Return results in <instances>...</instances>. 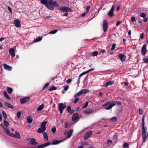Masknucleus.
Here are the masks:
<instances>
[{
	"instance_id": "obj_1",
	"label": "nucleus",
	"mask_w": 148,
	"mask_h": 148,
	"mask_svg": "<svg viewBox=\"0 0 148 148\" xmlns=\"http://www.w3.org/2000/svg\"><path fill=\"white\" fill-rule=\"evenodd\" d=\"M59 6V4L56 1H53L52 0H49L46 6L48 9L50 10H53L54 9V6L58 7Z\"/></svg>"
},
{
	"instance_id": "obj_2",
	"label": "nucleus",
	"mask_w": 148,
	"mask_h": 148,
	"mask_svg": "<svg viewBox=\"0 0 148 148\" xmlns=\"http://www.w3.org/2000/svg\"><path fill=\"white\" fill-rule=\"evenodd\" d=\"M47 123V121H44L42 122L40 125V127L37 130V132L41 133L44 132L46 129L45 126Z\"/></svg>"
},
{
	"instance_id": "obj_3",
	"label": "nucleus",
	"mask_w": 148,
	"mask_h": 148,
	"mask_svg": "<svg viewBox=\"0 0 148 148\" xmlns=\"http://www.w3.org/2000/svg\"><path fill=\"white\" fill-rule=\"evenodd\" d=\"M142 131L143 142L144 143L145 141V138L148 135V134L147 132V128L145 126L142 127Z\"/></svg>"
},
{
	"instance_id": "obj_4",
	"label": "nucleus",
	"mask_w": 148,
	"mask_h": 148,
	"mask_svg": "<svg viewBox=\"0 0 148 148\" xmlns=\"http://www.w3.org/2000/svg\"><path fill=\"white\" fill-rule=\"evenodd\" d=\"M112 103L109 105L108 106L106 107L105 108L106 110H109L111 109L113 106H115L116 104L118 105H120L121 104V103L119 101H112Z\"/></svg>"
},
{
	"instance_id": "obj_5",
	"label": "nucleus",
	"mask_w": 148,
	"mask_h": 148,
	"mask_svg": "<svg viewBox=\"0 0 148 148\" xmlns=\"http://www.w3.org/2000/svg\"><path fill=\"white\" fill-rule=\"evenodd\" d=\"M58 107L60 113L62 114L64 110L66 107V106L65 104H63V103H60L59 104Z\"/></svg>"
},
{
	"instance_id": "obj_6",
	"label": "nucleus",
	"mask_w": 148,
	"mask_h": 148,
	"mask_svg": "<svg viewBox=\"0 0 148 148\" xmlns=\"http://www.w3.org/2000/svg\"><path fill=\"white\" fill-rule=\"evenodd\" d=\"M58 9L64 12H70L71 11V9L68 7H63L59 8H58Z\"/></svg>"
},
{
	"instance_id": "obj_7",
	"label": "nucleus",
	"mask_w": 148,
	"mask_h": 148,
	"mask_svg": "<svg viewBox=\"0 0 148 148\" xmlns=\"http://www.w3.org/2000/svg\"><path fill=\"white\" fill-rule=\"evenodd\" d=\"M73 132V129L70 130L69 131H65L64 134L66 135L67 138H69L71 136Z\"/></svg>"
},
{
	"instance_id": "obj_8",
	"label": "nucleus",
	"mask_w": 148,
	"mask_h": 148,
	"mask_svg": "<svg viewBox=\"0 0 148 148\" xmlns=\"http://www.w3.org/2000/svg\"><path fill=\"white\" fill-rule=\"evenodd\" d=\"M103 29L104 32H106L108 28V22L106 20H104L103 23Z\"/></svg>"
},
{
	"instance_id": "obj_9",
	"label": "nucleus",
	"mask_w": 148,
	"mask_h": 148,
	"mask_svg": "<svg viewBox=\"0 0 148 148\" xmlns=\"http://www.w3.org/2000/svg\"><path fill=\"white\" fill-rule=\"evenodd\" d=\"M114 6L113 5L110 10L107 13V14L110 17H112L114 15V14L113 13L114 11Z\"/></svg>"
},
{
	"instance_id": "obj_10",
	"label": "nucleus",
	"mask_w": 148,
	"mask_h": 148,
	"mask_svg": "<svg viewBox=\"0 0 148 148\" xmlns=\"http://www.w3.org/2000/svg\"><path fill=\"white\" fill-rule=\"evenodd\" d=\"M146 46V45H144L142 48L141 54L143 56H145L147 52Z\"/></svg>"
},
{
	"instance_id": "obj_11",
	"label": "nucleus",
	"mask_w": 148,
	"mask_h": 148,
	"mask_svg": "<svg viewBox=\"0 0 148 148\" xmlns=\"http://www.w3.org/2000/svg\"><path fill=\"white\" fill-rule=\"evenodd\" d=\"M92 132L91 131H89L87 132L85 134L84 138V140H86L88 138L90 137L92 134Z\"/></svg>"
},
{
	"instance_id": "obj_12",
	"label": "nucleus",
	"mask_w": 148,
	"mask_h": 148,
	"mask_svg": "<svg viewBox=\"0 0 148 148\" xmlns=\"http://www.w3.org/2000/svg\"><path fill=\"white\" fill-rule=\"evenodd\" d=\"M30 99L28 97H26L22 98L20 100L21 103L23 104L28 101Z\"/></svg>"
},
{
	"instance_id": "obj_13",
	"label": "nucleus",
	"mask_w": 148,
	"mask_h": 148,
	"mask_svg": "<svg viewBox=\"0 0 148 148\" xmlns=\"http://www.w3.org/2000/svg\"><path fill=\"white\" fill-rule=\"evenodd\" d=\"M10 134V136L12 137L17 138H20L21 137L20 134L18 132H15V134H14L12 133Z\"/></svg>"
},
{
	"instance_id": "obj_14",
	"label": "nucleus",
	"mask_w": 148,
	"mask_h": 148,
	"mask_svg": "<svg viewBox=\"0 0 148 148\" xmlns=\"http://www.w3.org/2000/svg\"><path fill=\"white\" fill-rule=\"evenodd\" d=\"M3 66L5 70H8L9 71H10L12 70V67L5 64H3Z\"/></svg>"
},
{
	"instance_id": "obj_15",
	"label": "nucleus",
	"mask_w": 148,
	"mask_h": 148,
	"mask_svg": "<svg viewBox=\"0 0 148 148\" xmlns=\"http://www.w3.org/2000/svg\"><path fill=\"white\" fill-rule=\"evenodd\" d=\"M50 144V143L49 142H48L47 143L42 144L40 145H39V146H38L37 147V148H44L46 147H47Z\"/></svg>"
},
{
	"instance_id": "obj_16",
	"label": "nucleus",
	"mask_w": 148,
	"mask_h": 148,
	"mask_svg": "<svg viewBox=\"0 0 148 148\" xmlns=\"http://www.w3.org/2000/svg\"><path fill=\"white\" fill-rule=\"evenodd\" d=\"M118 57L119 58L120 60L122 61H124L126 58V57L124 54L121 53L119 55Z\"/></svg>"
},
{
	"instance_id": "obj_17",
	"label": "nucleus",
	"mask_w": 148,
	"mask_h": 148,
	"mask_svg": "<svg viewBox=\"0 0 148 148\" xmlns=\"http://www.w3.org/2000/svg\"><path fill=\"white\" fill-rule=\"evenodd\" d=\"M78 114L77 113H75L72 117V121H74L77 120L78 118Z\"/></svg>"
},
{
	"instance_id": "obj_18",
	"label": "nucleus",
	"mask_w": 148,
	"mask_h": 148,
	"mask_svg": "<svg viewBox=\"0 0 148 148\" xmlns=\"http://www.w3.org/2000/svg\"><path fill=\"white\" fill-rule=\"evenodd\" d=\"M9 52L12 56L13 57L15 56V50L14 48H12L10 49L9 50Z\"/></svg>"
},
{
	"instance_id": "obj_19",
	"label": "nucleus",
	"mask_w": 148,
	"mask_h": 148,
	"mask_svg": "<svg viewBox=\"0 0 148 148\" xmlns=\"http://www.w3.org/2000/svg\"><path fill=\"white\" fill-rule=\"evenodd\" d=\"M29 142L31 145L35 146L36 145L38 144L36 140L33 138H32Z\"/></svg>"
},
{
	"instance_id": "obj_20",
	"label": "nucleus",
	"mask_w": 148,
	"mask_h": 148,
	"mask_svg": "<svg viewBox=\"0 0 148 148\" xmlns=\"http://www.w3.org/2000/svg\"><path fill=\"white\" fill-rule=\"evenodd\" d=\"M14 24L17 27H19L21 26L20 22L18 19L15 20L14 21Z\"/></svg>"
},
{
	"instance_id": "obj_21",
	"label": "nucleus",
	"mask_w": 148,
	"mask_h": 148,
	"mask_svg": "<svg viewBox=\"0 0 148 148\" xmlns=\"http://www.w3.org/2000/svg\"><path fill=\"white\" fill-rule=\"evenodd\" d=\"M93 110H92L90 109H87L84 110L83 112L86 114H90L93 112Z\"/></svg>"
},
{
	"instance_id": "obj_22",
	"label": "nucleus",
	"mask_w": 148,
	"mask_h": 148,
	"mask_svg": "<svg viewBox=\"0 0 148 148\" xmlns=\"http://www.w3.org/2000/svg\"><path fill=\"white\" fill-rule=\"evenodd\" d=\"M54 140L52 141V145H55L58 144L61 142H62L64 140Z\"/></svg>"
},
{
	"instance_id": "obj_23",
	"label": "nucleus",
	"mask_w": 148,
	"mask_h": 148,
	"mask_svg": "<svg viewBox=\"0 0 148 148\" xmlns=\"http://www.w3.org/2000/svg\"><path fill=\"white\" fill-rule=\"evenodd\" d=\"M44 104L43 103L42 104L39 106L37 108V111H41L44 108Z\"/></svg>"
},
{
	"instance_id": "obj_24",
	"label": "nucleus",
	"mask_w": 148,
	"mask_h": 148,
	"mask_svg": "<svg viewBox=\"0 0 148 148\" xmlns=\"http://www.w3.org/2000/svg\"><path fill=\"white\" fill-rule=\"evenodd\" d=\"M4 104L5 106L8 108H10L11 109L14 108V107L13 106L8 102L4 103Z\"/></svg>"
},
{
	"instance_id": "obj_25",
	"label": "nucleus",
	"mask_w": 148,
	"mask_h": 148,
	"mask_svg": "<svg viewBox=\"0 0 148 148\" xmlns=\"http://www.w3.org/2000/svg\"><path fill=\"white\" fill-rule=\"evenodd\" d=\"M3 128L5 132L8 135L10 136V134L12 133H11L10 132V130L6 128L5 127H3Z\"/></svg>"
},
{
	"instance_id": "obj_26",
	"label": "nucleus",
	"mask_w": 148,
	"mask_h": 148,
	"mask_svg": "<svg viewBox=\"0 0 148 148\" xmlns=\"http://www.w3.org/2000/svg\"><path fill=\"white\" fill-rule=\"evenodd\" d=\"M80 91L81 95H82L84 94H86V93L88 92H89V90L88 89H84Z\"/></svg>"
},
{
	"instance_id": "obj_27",
	"label": "nucleus",
	"mask_w": 148,
	"mask_h": 148,
	"mask_svg": "<svg viewBox=\"0 0 148 148\" xmlns=\"http://www.w3.org/2000/svg\"><path fill=\"white\" fill-rule=\"evenodd\" d=\"M43 135L44 136V139L45 141L48 140V137L47 133L46 132H44L43 133Z\"/></svg>"
},
{
	"instance_id": "obj_28",
	"label": "nucleus",
	"mask_w": 148,
	"mask_h": 148,
	"mask_svg": "<svg viewBox=\"0 0 148 148\" xmlns=\"http://www.w3.org/2000/svg\"><path fill=\"white\" fill-rule=\"evenodd\" d=\"M94 68H92L91 69H89L86 71L83 72V73H81V74L83 76V75L87 74V73L89 72H90L92 71L93 70H94Z\"/></svg>"
},
{
	"instance_id": "obj_29",
	"label": "nucleus",
	"mask_w": 148,
	"mask_h": 148,
	"mask_svg": "<svg viewBox=\"0 0 148 148\" xmlns=\"http://www.w3.org/2000/svg\"><path fill=\"white\" fill-rule=\"evenodd\" d=\"M3 94L4 96L6 97L7 99H8V100L10 99V97L9 96V95L8 94L7 92L6 91H4L3 92Z\"/></svg>"
},
{
	"instance_id": "obj_30",
	"label": "nucleus",
	"mask_w": 148,
	"mask_h": 148,
	"mask_svg": "<svg viewBox=\"0 0 148 148\" xmlns=\"http://www.w3.org/2000/svg\"><path fill=\"white\" fill-rule=\"evenodd\" d=\"M113 84V83L112 81H108L104 85V86L106 87H107L108 86L112 85Z\"/></svg>"
},
{
	"instance_id": "obj_31",
	"label": "nucleus",
	"mask_w": 148,
	"mask_h": 148,
	"mask_svg": "<svg viewBox=\"0 0 148 148\" xmlns=\"http://www.w3.org/2000/svg\"><path fill=\"white\" fill-rule=\"evenodd\" d=\"M112 143V141L110 140H108L107 142V145L108 147H110Z\"/></svg>"
},
{
	"instance_id": "obj_32",
	"label": "nucleus",
	"mask_w": 148,
	"mask_h": 148,
	"mask_svg": "<svg viewBox=\"0 0 148 148\" xmlns=\"http://www.w3.org/2000/svg\"><path fill=\"white\" fill-rule=\"evenodd\" d=\"M42 37L40 36H38L37 38L35 40H34V42H36L38 41H40L42 40Z\"/></svg>"
},
{
	"instance_id": "obj_33",
	"label": "nucleus",
	"mask_w": 148,
	"mask_h": 148,
	"mask_svg": "<svg viewBox=\"0 0 148 148\" xmlns=\"http://www.w3.org/2000/svg\"><path fill=\"white\" fill-rule=\"evenodd\" d=\"M33 121V119L31 116H29L27 117V121L29 123H32Z\"/></svg>"
},
{
	"instance_id": "obj_34",
	"label": "nucleus",
	"mask_w": 148,
	"mask_h": 148,
	"mask_svg": "<svg viewBox=\"0 0 148 148\" xmlns=\"http://www.w3.org/2000/svg\"><path fill=\"white\" fill-rule=\"evenodd\" d=\"M48 0H40V2L43 5H45V6L48 2Z\"/></svg>"
},
{
	"instance_id": "obj_35",
	"label": "nucleus",
	"mask_w": 148,
	"mask_h": 148,
	"mask_svg": "<svg viewBox=\"0 0 148 148\" xmlns=\"http://www.w3.org/2000/svg\"><path fill=\"white\" fill-rule=\"evenodd\" d=\"M56 88L53 85L51 87H49L48 89L49 91H51L55 90Z\"/></svg>"
},
{
	"instance_id": "obj_36",
	"label": "nucleus",
	"mask_w": 148,
	"mask_h": 148,
	"mask_svg": "<svg viewBox=\"0 0 148 148\" xmlns=\"http://www.w3.org/2000/svg\"><path fill=\"white\" fill-rule=\"evenodd\" d=\"M127 147V148L129 147V145L128 143H124L123 145V148H126Z\"/></svg>"
},
{
	"instance_id": "obj_37",
	"label": "nucleus",
	"mask_w": 148,
	"mask_h": 148,
	"mask_svg": "<svg viewBox=\"0 0 148 148\" xmlns=\"http://www.w3.org/2000/svg\"><path fill=\"white\" fill-rule=\"evenodd\" d=\"M98 54V52L97 51H94L91 53V55L93 56H97Z\"/></svg>"
},
{
	"instance_id": "obj_38",
	"label": "nucleus",
	"mask_w": 148,
	"mask_h": 148,
	"mask_svg": "<svg viewBox=\"0 0 148 148\" xmlns=\"http://www.w3.org/2000/svg\"><path fill=\"white\" fill-rule=\"evenodd\" d=\"M2 112L4 119L6 120L7 117L6 113L4 111H2Z\"/></svg>"
},
{
	"instance_id": "obj_39",
	"label": "nucleus",
	"mask_w": 148,
	"mask_h": 148,
	"mask_svg": "<svg viewBox=\"0 0 148 148\" xmlns=\"http://www.w3.org/2000/svg\"><path fill=\"white\" fill-rule=\"evenodd\" d=\"M58 31L57 30H51L50 32L48 34H53L56 33Z\"/></svg>"
},
{
	"instance_id": "obj_40",
	"label": "nucleus",
	"mask_w": 148,
	"mask_h": 148,
	"mask_svg": "<svg viewBox=\"0 0 148 148\" xmlns=\"http://www.w3.org/2000/svg\"><path fill=\"white\" fill-rule=\"evenodd\" d=\"M7 90L8 93L11 94L12 91V89L10 87H8L7 88Z\"/></svg>"
},
{
	"instance_id": "obj_41",
	"label": "nucleus",
	"mask_w": 148,
	"mask_h": 148,
	"mask_svg": "<svg viewBox=\"0 0 148 148\" xmlns=\"http://www.w3.org/2000/svg\"><path fill=\"white\" fill-rule=\"evenodd\" d=\"M145 117V115L143 116L142 119V127H143L145 125L144 118Z\"/></svg>"
},
{
	"instance_id": "obj_42",
	"label": "nucleus",
	"mask_w": 148,
	"mask_h": 148,
	"mask_svg": "<svg viewBox=\"0 0 148 148\" xmlns=\"http://www.w3.org/2000/svg\"><path fill=\"white\" fill-rule=\"evenodd\" d=\"M21 111H20L17 113V116L18 119H20L21 118Z\"/></svg>"
},
{
	"instance_id": "obj_43",
	"label": "nucleus",
	"mask_w": 148,
	"mask_h": 148,
	"mask_svg": "<svg viewBox=\"0 0 148 148\" xmlns=\"http://www.w3.org/2000/svg\"><path fill=\"white\" fill-rule=\"evenodd\" d=\"M51 130L52 132L53 133H55L56 132V129L55 127L54 126H53L51 128Z\"/></svg>"
},
{
	"instance_id": "obj_44",
	"label": "nucleus",
	"mask_w": 148,
	"mask_h": 148,
	"mask_svg": "<svg viewBox=\"0 0 148 148\" xmlns=\"http://www.w3.org/2000/svg\"><path fill=\"white\" fill-rule=\"evenodd\" d=\"M112 101H108V102H107V103H106L103 104L102 106H107V105H109V104L110 105V104H111L112 103Z\"/></svg>"
},
{
	"instance_id": "obj_45",
	"label": "nucleus",
	"mask_w": 148,
	"mask_h": 148,
	"mask_svg": "<svg viewBox=\"0 0 148 148\" xmlns=\"http://www.w3.org/2000/svg\"><path fill=\"white\" fill-rule=\"evenodd\" d=\"M143 62L145 63H147L148 62V58H144L143 59Z\"/></svg>"
},
{
	"instance_id": "obj_46",
	"label": "nucleus",
	"mask_w": 148,
	"mask_h": 148,
	"mask_svg": "<svg viewBox=\"0 0 148 148\" xmlns=\"http://www.w3.org/2000/svg\"><path fill=\"white\" fill-rule=\"evenodd\" d=\"M81 95V92H80V91H79V92H77V93H76L75 95H74V97L75 98V97H77L78 96H80V95Z\"/></svg>"
},
{
	"instance_id": "obj_47",
	"label": "nucleus",
	"mask_w": 148,
	"mask_h": 148,
	"mask_svg": "<svg viewBox=\"0 0 148 148\" xmlns=\"http://www.w3.org/2000/svg\"><path fill=\"white\" fill-rule=\"evenodd\" d=\"M110 120L112 122L116 121L117 120L116 117H113Z\"/></svg>"
},
{
	"instance_id": "obj_48",
	"label": "nucleus",
	"mask_w": 148,
	"mask_h": 148,
	"mask_svg": "<svg viewBox=\"0 0 148 148\" xmlns=\"http://www.w3.org/2000/svg\"><path fill=\"white\" fill-rule=\"evenodd\" d=\"M4 124L5 126L8 127L9 125V123L7 121H4Z\"/></svg>"
},
{
	"instance_id": "obj_49",
	"label": "nucleus",
	"mask_w": 148,
	"mask_h": 148,
	"mask_svg": "<svg viewBox=\"0 0 148 148\" xmlns=\"http://www.w3.org/2000/svg\"><path fill=\"white\" fill-rule=\"evenodd\" d=\"M146 16V14L144 13H142L140 14V16L143 18H145Z\"/></svg>"
},
{
	"instance_id": "obj_50",
	"label": "nucleus",
	"mask_w": 148,
	"mask_h": 148,
	"mask_svg": "<svg viewBox=\"0 0 148 148\" xmlns=\"http://www.w3.org/2000/svg\"><path fill=\"white\" fill-rule=\"evenodd\" d=\"M116 44L115 43L113 44L112 45V47L111 48L112 50H114L115 48Z\"/></svg>"
},
{
	"instance_id": "obj_51",
	"label": "nucleus",
	"mask_w": 148,
	"mask_h": 148,
	"mask_svg": "<svg viewBox=\"0 0 148 148\" xmlns=\"http://www.w3.org/2000/svg\"><path fill=\"white\" fill-rule=\"evenodd\" d=\"M88 101L86 102V103L84 105V106L82 107V108L83 109L84 108H86L88 106Z\"/></svg>"
},
{
	"instance_id": "obj_52",
	"label": "nucleus",
	"mask_w": 148,
	"mask_h": 148,
	"mask_svg": "<svg viewBox=\"0 0 148 148\" xmlns=\"http://www.w3.org/2000/svg\"><path fill=\"white\" fill-rule=\"evenodd\" d=\"M49 85V83H47L45 85L43 88V89H45V88H47L48 86Z\"/></svg>"
},
{
	"instance_id": "obj_53",
	"label": "nucleus",
	"mask_w": 148,
	"mask_h": 148,
	"mask_svg": "<svg viewBox=\"0 0 148 148\" xmlns=\"http://www.w3.org/2000/svg\"><path fill=\"white\" fill-rule=\"evenodd\" d=\"M81 144L83 145H88V144L87 142L84 141L81 143Z\"/></svg>"
},
{
	"instance_id": "obj_54",
	"label": "nucleus",
	"mask_w": 148,
	"mask_h": 148,
	"mask_svg": "<svg viewBox=\"0 0 148 148\" xmlns=\"http://www.w3.org/2000/svg\"><path fill=\"white\" fill-rule=\"evenodd\" d=\"M139 113L141 115V114H143V110L142 109L139 108Z\"/></svg>"
},
{
	"instance_id": "obj_55",
	"label": "nucleus",
	"mask_w": 148,
	"mask_h": 148,
	"mask_svg": "<svg viewBox=\"0 0 148 148\" xmlns=\"http://www.w3.org/2000/svg\"><path fill=\"white\" fill-rule=\"evenodd\" d=\"M69 86L68 85H66L64 87V90L65 91H66L69 88Z\"/></svg>"
},
{
	"instance_id": "obj_56",
	"label": "nucleus",
	"mask_w": 148,
	"mask_h": 148,
	"mask_svg": "<svg viewBox=\"0 0 148 148\" xmlns=\"http://www.w3.org/2000/svg\"><path fill=\"white\" fill-rule=\"evenodd\" d=\"M90 8V6H87L86 7V9L87 11V12H88L89 10V9Z\"/></svg>"
},
{
	"instance_id": "obj_57",
	"label": "nucleus",
	"mask_w": 148,
	"mask_h": 148,
	"mask_svg": "<svg viewBox=\"0 0 148 148\" xmlns=\"http://www.w3.org/2000/svg\"><path fill=\"white\" fill-rule=\"evenodd\" d=\"M118 135L117 134H115L113 136V138L114 139H116L118 138Z\"/></svg>"
},
{
	"instance_id": "obj_58",
	"label": "nucleus",
	"mask_w": 148,
	"mask_h": 148,
	"mask_svg": "<svg viewBox=\"0 0 148 148\" xmlns=\"http://www.w3.org/2000/svg\"><path fill=\"white\" fill-rule=\"evenodd\" d=\"M67 111L69 112L71 111V107L70 106H69L67 107Z\"/></svg>"
},
{
	"instance_id": "obj_59",
	"label": "nucleus",
	"mask_w": 148,
	"mask_h": 148,
	"mask_svg": "<svg viewBox=\"0 0 148 148\" xmlns=\"http://www.w3.org/2000/svg\"><path fill=\"white\" fill-rule=\"evenodd\" d=\"M121 23V22L120 21H117L116 22V26H119Z\"/></svg>"
},
{
	"instance_id": "obj_60",
	"label": "nucleus",
	"mask_w": 148,
	"mask_h": 148,
	"mask_svg": "<svg viewBox=\"0 0 148 148\" xmlns=\"http://www.w3.org/2000/svg\"><path fill=\"white\" fill-rule=\"evenodd\" d=\"M69 126V124L67 122H66L65 124L64 127H65L66 128L67 127Z\"/></svg>"
},
{
	"instance_id": "obj_61",
	"label": "nucleus",
	"mask_w": 148,
	"mask_h": 148,
	"mask_svg": "<svg viewBox=\"0 0 148 148\" xmlns=\"http://www.w3.org/2000/svg\"><path fill=\"white\" fill-rule=\"evenodd\" d=\"M71 81V79H67L66 82L68 84H69L70 83Z\"/></svg>"
},
{
	"instance_id": "obj_62",
	"label": "nucleus",
	"mask_w": 148,
	"mask_h": 148,
	"mask_svg": "<svg viewBox=\"0 0 148 148\" xmlns=\"http://www.w3.org/2000/svg\"><path fill=\"white\" fill-rule=\"evenodd\" d=\"M131 20L132 22H134L135 21V17L134 16H132V17Z\"/></svg>"
},
{
	"instance_id": "obj_63",
	"label": "nucleus",
	"mask_w": 148,
	"mask_h": 148,
	"mask_svg": "<svg viewBox=\"0 0 148 148\" xmlns=\"http://www.w3.org/2000/svg\"><path fill=\"white\" fill-rule=\"evenodd\" d=\"M8 10L10 11V13L12 14V9L9 6H8Z\"/></svg>"
},
{
	"instance_id": "obj_64",
	"label": "nucleus",
	"mask_w": 148,
	"mask_h": 148,
	"mask_svg": "<svg viewBox=\"0 0 148 148\" xmlns=\"http://www.w3.org/2000/svg\"><path fill=\"white\" fill-rule=\"evenodd\" d=\"M144 36V33H142L141 34H140V38L142 39L143 38Z\"/></svg>"
}]
</instances>
